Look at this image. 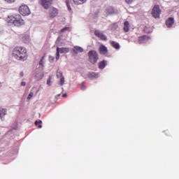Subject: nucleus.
I'll return each instance as SVG.
<instances>
[{
  "label": "nucleus",
  "instance_id": "obj_1",
  "mask_svg": "<svg viewBox=\"0 0 179 179\" xmlns=\"http://www.w3.org/2000/svg\"><path fill=\"white\" fill-rule=\"evenodd\" d=\"M12 57L17 61H27V49L23 46H16L13 49Z\"/></svg>",
  "mask_w": 179,
  "mask_h": 179
},
{
  "label": "nucleus",
  "instance_id": "obj_2",
  "mask_svg": "<svg viewBox=\"0 0 179 179\" xmlns=\"http://www.w3.org/2000/svg\"><path fill=\"white\" fill-rule=\"evenodd\" d=\"M8 23H10L16 27H20L24 24V20L22 19V16L19 14L8 16L7 18Z\"/></svg>",
  "mask_w": 179,
  "mask_h": 179
},
{
  "label": "nucleus",
  "instance_id": "obj_3",
  "mask_svg": "<svg viewBox=\"0 0 179 179\" xmlns=\"http://www.w3.org/2000/svg\"><path fill=\"white\" fill-rule=\"evenodd\" d=\"M88 61L94 65L99 61V54L95 50H90L88 52Z\"/></svg>",
  "mask_w": 179,
  "mask_h": 179
},
{
  "label": "nucleus",
  "instance_id": "obj_4",
  "mask_svg": "<svg viewBox=\"0 0 179 179\" xmlns=\"http://www.w3.org/2000/svg\"><path fill=\"white\" fill-rule=\"evenodd\" d=\"M162 13V10H160V6L159 5H155L152 10V15L155 19H159Z\"/></svg>",
  "mask_w": 179,
  "mask_h": 179
},
{
  "label": "nucleus",
  "instance_id": "obj_5",
  "mask_svg": "<svg viewBox=\"0 0 179 179\" xmlns=\"http://www.w3.org/2000/svg\"><path fill=\"white\" fill-rule=\"evenodd\" d=\"M69 52V48H57L56 61L59 59V54H68Z\"/></svg>",
  "mask_w": 179,
  "mask_h": 179
},
{
  "label": "nucleus",
  "instance_id": "obj_6",
  "mask_svg": "<svg viewBox=\"0 0 179 179\" xmlns=\"http://www.w3.org/2000/svg\"><path fill=\"white\" fill-rule=\"evenodd\" d=\"M19 12L22 16H29L30 15V9L27 5H22L19 8Z\"/></svg>",
  "mask_w": 179,
  "mask_h": 179
},
{
  "label": "nucleus",
  "instance_id": "obj_7",
  "mask_svg": "<svg viewBox=\"0 0 179 179\" xmlns=\"http://www.w3.org/2000/svg\"><path fill=\"white\" fill-rule=\"evenodd\" d=\"M53 0H41V5L44 9H48L52 5Z\"/></svg>",
  "mask_w": 179,
  "mask_h": 179
},
{
  "label": "nucleus",
  "instance_id": "obj_8",
  "mask_svg": "<svg viewBox=\"0 0 179 179\" xmlns=\"http://www.w3.org/2000/svg\"><path fill=\"white\" fill-rule=\"evenodd\" d=\"M49 16L52 19H54V17H56V16H58V9L55 8H51L49 10Z\"/></svg>",
  "mask_w": 179,
  "mask_h": 179
},
{
  "label": "nucleus",
  "instance_id": "obj_9",
  "mask_svg": "<svg viewBox=\"0 0 179 179\" xmlns=\"http://www.w3.org/2000/svg\"><path fill=\"white\" fill-rule=\"evenodd\" d=\"M94 34H95V36H96V37L100 38V40H103L104 41H106V40H107V36L106 35H104V34L100 32V31H99V30H96L94 31Z\"/></svg>",
  "mask_w": 179,
  "mask_h": 179
},
{
  "label": "nucleus",
  "instance_id": "obj_10",
  "mask_svg": "<svg viewBox=\"0 0 179 179\" xmlns=\"http://www.w3.org/2000/svg\"><path fill=\"white\" fill-rule=\"evenodd\" d=\"M148 40H150V37H149L146 35L139 36L138 37V44H143V43H146V41H148Z\"/></svg>",
  "mask_w": 179,
  "mask_h": 179
},
{
  "label": "nucleus",
  "instance_id": "obj_11",
  "mask_svg": "<svg viewBox=\"0 0 179 179\" xmlns=\"http://www.w3.org/2000/svg\"><path fill=\"white\" fill-rule=\"evenodd\" d=\"M105 13L106 15H114L115 13V10L112 6H108L105 9Z\"/></svg>",
  "mask_w": 179,
  "mask_h": 179
},
{
  "label": "nucleus",
  "instance_id": "obj_12",
  "mask_svg": "<svg viewBox=\"0 0 179 179\" xmlns=\"http://www.w3.org/2000/svg\"><path fill=\"white\" fill-rule=\"evenodd\" d=\"M107 52H108L107 47H106L104 45H101L99 47V54H101L102 55H106Z\"/></svg>",
  "mask_w": 179,
  "mask_h": 179
},
{
  "label": "nucleus",
  "instance_id": "obj_13",
  "mask_svg": "<svg viewBox=\"0 0 179 179\" xmlns=\"http://www.w3.org/2000/svg\"><path fill=\"white\" fill-rule=\"evenodd\" d=\"M166 24L167 27H173V24H174V18L173 17H169L166 21Z\"/></svg>",
  "mask_w": 179,
  "mask_h": 179
},
{
  "label": "nucleus",
  "instance_id": "obj_14",
  "mask_svg": "<svg viewBox=\"0 0 179 179\" xmlns=\"http://www.w3.org/2000/svg\"><path fill=\"white\" fill-rule=\"evenodd\" d=\"M73 52L74 54H79V52H83V48H82L80 46H74L73 48Z\"/></svg>",
  "mask_w": 179,
  "mask_h": 179
},
{
  "label": "nucleus",
  "instance_id": "obj_15",
  "mask_svg": "<svg viewBox=\"0 0 179 179\" xmlns=\"http://www.w3.org/2000/svg\"><path fill=\"white\" fill-rule=\"evenodd\" d=\"M43 78H44V73L43 72H39V73H36L35 75V79L36 80H41V79H43Z\"/></svg>",
  "mask_w": 179,
  "mask_h": 179
},
{
  "label": "nucleus",
  "instance_id": "obj_16",
  "mask_svg": "<svg viewBox=\"0 0 179 179\" xmlns=\"http://www.w3.org/2000/svg\"><path fill=\"white\" fill-rule=\"evenodd\" d=\"M123 30L124 33H128V31H129V22L128 21L124 22Z\"/></svg>",
  "mask_w": 179,
  "mask_h": 179
},
{
  "label": "nucleus",
  "instance_id": "obj_17",
  "mask_svg": "<svg viewBox=\"0 0 179 179\" xmlns=\"http://www.w3.org/2000/svg\"><path fill=\"white\" fill-rule=\"evenodd\" d=\"M107 65V61L103 60L99 63V69H104Z\"/></svg>",
  "mask_w": 179,
  "mask_h": 179
},
{
  "label": "nucleus",
  "instance_id": "obj_18",
  "mask_svg": "<svg viewBox=\"0 0 179 179\" xmlns=\"http://www.w3.org/2000/svg\"><path fill=\"white\" fill-rule=\"evenodd\" d=\"M87 0H73V2L75 5H83V3H86Z\"/></svg>",
  "mask_w": 179,
  "mask_h": 179
},
{
  "label": "nucleus",
  "instance_id": "obj_19",
  "mask_svg": "<svg viewBox=\"0 0 179 179\" xmlns=\"http://www.w3.org/2000/svg\"><path fill=\"white\" fill-rule=\"evenodd\" d=\"M89 79H97L99 78V73H91L88 74Z\"/></svg>",
  "mask_w": 179,
  "mask_h": 179
},
{
  "label": "nucleus",
  "instance_id": "obj_20",
  "mask_svg": "<svg viewBox=\"0 0 179 179\" xmlns=\"http://www.w3.org/2000/svg\"><path fill=\"white\" fill-rule=\"evenodd\" d=\"M110 45H112L113 48H115V50H120V43L115 41L110 42Z\"/></svg>",
  "mask_w": 179,
  "mask_h": 179
},
{
  "label": "nucleus",
  "instance_id": "obj_21",
  "mask_svg": "<svg viewBox=\"0 0 179 179\" xmlns=\"http://www.w3.org/2000/svg\"><path fill=\"white\" fill-rule=\"evenodd\" d=\"M6 115V109L5 108H0V117L1 119L3 118Z\"/></svg>",
  "mask_w": 179,
  "mask_h": 179
},
{
  "label": "nucleus",
  "instance_id": "obj_22",
  "mask_svg": "<svg viewBox=\"0 0 179 179\" xmlns=\"http://www.w3.org/2000/svg\"><path fill=\"white\" fill-rule=\"evenodd\" d=\"M66 5L68 8V10L71 12L72 10V8H71V5H72V1L71 0H66Z\"/></svg>",
  "mask_w": 179,
  "mask_h": 179
},
{
  "label": "nucleus",
  "instance_id": "obj_23",
  "mask_svg": "<svg viewBox=\"0 0 179 179\" xmlns=\"http://www.w3.org/2000/svg\"><path fill=\"white\" fill-rule=\"evenodd\" d=\"M44 59H45V55H43L39 62V65L42 66V68H44Z\"/></svg>",
  "mask_w": 179,
  "mask_h": 179
},
{
  "label": "nucleus",
  "instance_id": "obj_24",
  "mask_svg": "<svg viewBox=\"0 0 179 179\" xmlns=\"http://www.w3.org/2000/svg\"><path fill=\"white\" fill-rule=\"evenodd\" d=\"M57 78H64L62 71L61 70H57Z\"/></svg>",
  "mask_w": 179,
  "mask_h": 179
},
{
  "label": "nucleus",
  "instance_id": "obj_25",
  "mask_svg": "<svg viewBox=\"0 0 179 179\" xmlns=\"http://www.w3.org/2000/svg\"><path fill=\"white\" fill-rule=\"evenodd\" d=\"M52 80V76H49L48 79L47 80V85L48 86H51V80Z\"/></svg>",
  "mask_w": 179,
  "mask_h": 179
},
{
  "label": "nucleus",
  "instance_id": "obj_26",
  "mask_svg": "<svg viewBox=\"0 0 179 179\" xmlns=\"http://www.w3.org/2000/svg\"><path fill=\"white\" fill-rule=\"evenodd\" d=\"M71 28L69 27H64L63 29H61L60 32L61 33H65V31H69Z\"/></svg>",
  "mask_w": 179,
  "mask_h": 179
},
{
  "label": "nucleus",
  "instance_id": "obj_27",
  "mask_svg": "<svg viewBox=\"0 0 179 179\" xmlns=\"http://www.w3.org/2000/svg\"><path fill=\"white\" fill-rule=\"evenodd\" d=\"M64 83H65V78L62 77L60 78V82H59L60 86H63Z\"/></svg>",
  "mask_w": 179,
  "mask_h": 179
},
{
  "label": "nucleus",
  "instance_id": "obj_28",
  "mask_svg": "<svg viewBox=\"0 0 179 179\" xmlns=\"http://www.w3.org/2000/svg\"><path fill=\"white\" fill-rule=\"evenodd\" d=\"M55 59V57H54L51 55L49 56V62H50V64H52V62H54Z\"/></svg>",
  "mask_w": 179,
  "mask_h": 179
},
{
  "label": "nucleus",
  "instance_id": "obj_29",
  "mask_svg": "<svg viewBox=\"0 0 179 179\" xmlns=\"http://www.w3.org/2000/svg\"><path fill=\"white\" fill-rule=\"evenodd\" d=\"M135 1H136V0H125V1L127 2V3H128V5H131V4L134 3V2H135Z\"/></svg>",
  "mask_w": 179,
  "mask_h": 179
},
{
  "label": "nucleus",
  "instance_id": "obj_30",
  "mask_svg": "<svg viewBox=\"0 0 179 179\" xmlns=\"http://www.w3.org/2000/svg\"><path fill=\"white\" fill-rule=\"evenodd\" d=\"M33 96H34V93L30 92L27 96L28 100H30V99H31Z\"/></svg>",
  "mask_w": 179,
  "mask_h": 179
},
{
  "label": "nucleus",
  "instance_id": "obj_31",
  "mask_svg": "<svg viewBox=\"0 0 179 179\" xmlns=\"http://www.w3.org/2000/svg\"><path fill=\"white\" fill-rule=\"evenodd\" d=\"M7 3H13L16 0H4Z\"/></svg>",
  "mask_w": 179,
  "mask_h": 179
},
{
  "label": "nucleus",
  "instance_id": "obj_32",
  "mask_svg": "<svg viewBox=\"0 0 179 179\" xmlns=\"http://www.w3.org/2000/svg\"><path fill=\"white\" fill-rule=\"evenodd\" d=\"M43 122L41 120L39 121H36L35 122V125H38V124H41Z\"/></svg>",
  "mask_w": 179,
  "mask_h": 179
},
{
  "label": "nucleus",
  "instance_id": "obj_33",
  "mask_svg": "<svg viewBox=\"0 0 179 179\" xmlns=\"http://www.w3.org/2000/svg\"><path fill=\"white\" fill-rule=\"evenodd\" d=\"M20 76L21 78H23V76H24V73H23V71H21V72L20 73Z\"/></svg>",
  "mask_w": 179,
  "mask_h": 179
},
{
  "label": "nucleus",
  "instance_id": "obj_34",
  "mask_svg": "<svg viewBox=\"0 0 179 179\" xmlns=\"http://www.w3.org/2000/svg\"><path fill=\"white\" fill-rule=\"evenodd\" d=\"M21 86H26V82H22Z\"/></svg>",
  "mask_w": 179,
  "mask_h": 179
},
{
  "label": "nucleus",
  "instance_id": "obj_35",
  "mask_svg": "<svg viewBox=\"0 0 179 179\" xmlns=\"http://www.w3.org/2000/svg\"><path fill=\"white\" fill-rule=\"evenodd\" d=\"M38 128H43V126L41 124H38Z\"/></svg>",
  "mask_w": 179,
  "mask_h": 179
},
{
  "label": "nucleus",
  "instance_id": "obj_36",
  "mask_svg": "<svg viewBox=\"0 0 179 179\" xmlns=\"http://www.w3.org/2000/svg\"><path fill=\"white\" fill-rule=\"evenodd\" d=\"M62 97H66V94H64L62 95Z\"/></svg>",
  "mask_w": 179,
  "mask_h": 179
},
{
  "label": "nucleus",
  "instance_id": "obj_37",
  "mask_svg": "<svg viewBox=\"0 0 179 179\" xmlns=\"http://www.w3.org/2000/svg\"><path fill=\"white\" fill-rule=\"evenodd\" d=\"M0 85H1V83H0Z\"/></svg>",
  "mask_w": 179,
  "mask_h": 179
}]
</instances>
